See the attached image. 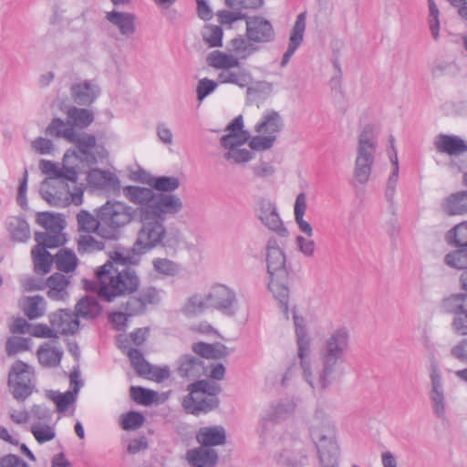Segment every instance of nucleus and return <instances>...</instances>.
<instances>
[{
	"mask_svg": "<svg viewBox=\"0 0 467 467\" xmlns=\"http://www.w3.org/2000/svg\"><path fill=\"white\" fill-rule=\"evenodd\" d=\"M293 320L298 348V358L303 370V377L309 386L315 390H326L336 379L337 368L345 361V355L348 348L349 333L346 327L336 329L326 340L324 348L320 351L322 369L317 380L311 371L310 346L311 338L308 335L305 318L298 316L296 307L293 310Z\"/></svg>",
	"mask_w": 467,
	"mask_h": 467,
	"instance_id": "nucleus-1",
	"label": "nucleus"
},
{
	"mask_svg": "<svg viewBox=\"0 0 467 467\" xmlns=\"http://www.w3.org/2000/svg\"><path fill=\"white\" fill-rule=\"evenodd\" d=\"M147 204L139 205L138 219L141 226L137 239L130 251L131 255L140 258L156 248H163L166 252L175 251L181 243L180 231L168 232L164 223L175 217L178 203L171 197L161 196L149 199Z\"/></svg>",
	"mask_w": 467,
	"mask_h": 467,
	"instance_id": "nucleus-2",
	"label": "nucleus"
},
{
	"mask_svg": "<svg viewBox=\"0 0 467 467\" xmlns=\"http://www.w3.org/2000/svg\"><path fill=\"white\" fill-rule=\"evenodd\" d=\"M106 262H111L112 267L107 277V284L102 286L100 299L111 303L117 297L135 293L140 281L132 265H138L140 258L131 255L130 251L124 254L115 250L109 255Z\"/></svg>",
	"mask_w": 467,
	"mask_h": 467,
	"instance_id": "nucleus-3",
	"label": "nucleus"
},
{
	"mask_svg": "<svg viewBox=\"0 0 467 467\" xmlns=\"http://www.w3.org/2000/svg\"><path fill=\"white\" fill-rule=\"evenodd\" d=\"M285 263V252L279 247L277 240L275 237L269 238L266 244L267 273L270 276L268 289L278 302L285 319H288L289 272Z\"/></svg>",
	"mask_w": 467,
	"mask_h": 467,
	"instance_id": "nucleus-4",
	"label": "nucleus"
},
{
	"mask_svg": "<svg viewBox=\"0 0 467 467\" xmlns=\"http://www.w3.org/2000/svg\"><path fill=\"white\" fill-rule=\"evenodd\" d=\"M180 180L175 176H154L151 188L137 185H128L123 188L124 196L134 204H147L149 199H156L165 196L171 197L178 203L176 214L182 212L183 203L181 198L172 192L180 187Z\"/></svg>",
	"mask_w": 467,
	"mask_h": 467,
	"instance_id": "nucleus-5",
	"label": "nucleus"
},
{
	"mask_svg": "<svg viewBox=\"0 0 467 467\" xmlns=\"http://www.w3.org/2000/svg\"><path fill=\"white\" fill-rule=\"evenodd\" d=\"M139 214V206L133 208L125 202L108 200L97 209L100 219V229L105 240H117L122 227L130 223Z\"/></svg>",
	"mask_w": 467,
	"mask_h": 467,
	"instance_id": "nucleus-6",
	"label": "nucleus"
},
{
	"mask_svg": "<svg viewBox=\"0 0 467 467\" xmlns=\"http://www.w3.org/2000/svg\"><path fill=\"white\" fill-rule=\"evenodd\" d=\"M377 146L375 126L371 123L366 124L358 138L357 157L354 164V177L360 185H365L370 178Z\"/></svg>",
	"mask_w": 467,
	"mask_h": 467,
	"instance_id": "nucleus-7",
	"label": "nucleus"
},
{
	"mask_svg": "<svg viewBox=\"0 0 467 467\" xmlns=\"http://www.w3.org/2000/svg\"><path fill=\"white\" fill-rule=\"evenodd\" d=\"M74 148L67 149L63 156V161L68 162L70 158H75L83 166L92 168L108 157V150L103 145L97 144V138L94 134L85 133L83 136L77 135L72 141Z\"/></svg>",
	"mask_w": 467,
	"mask_h": 467,
	"instance_id": "nucleus-8",
	"label": "nucleus"
},
{
	"mask_svg": "<svg viewBox=\"0 0 467 467\" xmlns=\"http://www.w3.org/2000/svg\"><path fill=\"white\" fill-rule=\"evenodd\" d=\"M27 363L16 360L8 374V384L13 389L12 394L17 400L24 401L29 397L35 388L32 383L33 373Z\"/></svg>",
	"mask_w": 467,
	"mask_h": 467,
	"instance_id": "nucleus-9",
	"label": "nucleus"
},
{
	"mask_svg": "<svg viewBox=\"0 0 467 467\" xmlns=\"http://www.w3.org/2000/svg\"><path fill=\"white\" fill-rule=\"evenodd\" d=\"M246 38L238 36L231 41V51L241 58H246L260 49V44L275 40V31H245Z\"/></svg>",
	"mask_w": 467,
	"mask_h": 467,
	"instance_id": "nucleus-10",
	"label": "nucleus"
},
{
	"mask_svg": "<svg viewBox=\"0 0 467 467\" xmlns=\"http://www.w3.org/2000/svg\"><path fill=\"white\" fill-rule=\"evenodd\" d=\"M310 435L316 443L321 467H338L339 448L333 432L327 435L317 429H312Z\"/></svg>",
	"mask_w": 467,
	"mask_h": 467,
	"instance_id": "nucleus-11",
	"label": "nucleus"
},
{
	"mask_svg": "<svg viewBox=\"0 0 467 467\" xmlns=\"http://www.w3.org/2000/svg\"><path fill=\"white\" fill-rule=\"evenodd\" d=\"M211 300L210 306L227 317L235 316L238 309V300L235 292L225 285H214L206 296Z\"/></svg>",
	"mask_w": 467,
	"mask_h": 467,
	"instance_id": "nucleus-12",
	"label": "nucleus"
},
{
	"mask_svg": "<svg viewBox=\"0 0 467 467\" xmlns=\"http://www.w3.org/2000/svg\"><path fill=\"white\" fill-rule=\"evenodd\" d=\"M258 204L259 210L257 216L262 223L280 237H287L288 231L277 213L275 204L266 199H261Z\"/></svg>",
	"mask_w": 467,
	"mask_h": 467,
	"instance_id": "nucleus-13",
	"label": "nucleus"
},
{
	"mask_svg": "<svg viewBox=\"0 0 467 467\" xmlns=\"http://www.w3.org/2000/svg\"><path fill=\"white\" fill-rule=\"evenodd\" d=\"M177 373L181 378L193 380L207 375V367L202 358L184 354L177 360Z\"/></svg>",
	"mask_w": 467,
	"mask_h": 467,
	"instance_id": "nucleus-14",
	"label": "nucleus"
},
{
	"mask_svg": "<svg viewBox=\"0 0 467 467\" xmlns=\"http://www.w3.org/2000/svg\"><path fill=\"white\" fill-rule=\"evenodd\" d=\"M88 183L98 190L111 189L115 192H120V181L119 177L108 171L98 168H89L87 175Z\"/></svg>",
	"mask_w": 467,
	"mask_h": 467,
	"instance_id": "nucleus-15",
	"label": "nucleus"
},
{
	"mask_svg": "<svg viewBox=\"0 0 467 467\" xmlns=\"http://www.w3.org/2000/svg\"><path fill=\"white\" fill-rule=\"evenodd\" d=\"M49 322L57 327L62 335H74L79 328V317L69 309H60L49 316Z\"/></svg>",
	"mask_w": 467,
	"mask_h": 467,
	"instance_id": "nucleus-16",
	"label": "nucleus"
},
{
	"mask_svg": "<svg viewBox=\"0 0 467 467\" xmlns=\"http://www.w3.org/2000/svg\"><path fill=\"white\" fill-rule=\"evenodd\" d=\"M70 91L74 102L80 106H90L100 95L99 87L91 80L73 84Z\"/></svg>",
	"mask_w": 467,
	"mask_h": 467,
	"instance_id": "nucleus-17",
	"label": "nucleus"
},
{
	"mask_svg": "<svg viewBox=\"0 0 467 467\" xmlns=\"http://www.w3.org/2000/svg\"><path fill=\"white\" fill-rule=\"evenodd\" d=\"M431 390L430 398L432 402V408L438 418L445 416V397L442 387V378L438 368L433 367L431 372Z\"/></svg>",
	"mask_w": 467,
	"mask_h": 467,
	"instance_id": "nucleus-18",
	"label": "nucleus"
},
{
	"mask_svg": "<svg viewBox=\"0 0 467 467\" xmlns=\"http://www.w3.org/2000/svg\"><path fill=\"white\" fill-rule=\"evenodd\" d=\"M438 151L450 156H458L467 152V140L453 134H439L434 141Z\"/></svg>",
	"mask_w": 467,
	"mask_h": 467,
	"instance_id": "nucleus-19",
	"label": "nucleus"
},
{
	"mask_svg": "<svg viewBox=\"0 0 467 467\" xmlns=\"http://www.w3.org/2000/svg\"><path fill=\"white\" fill-rule=\"evenodd\" d=\"M186 459L192 467H214L219 459L215 449H208L202 445L188 450Z\"/></svg>",
	"mask_w": 467,
	"mask_h": 467,
	"instance_id": "nucleus-20",
	"label": "nucleus"
},
{
	"mask_svg": "<svg viewBox=\"0 0 467 467\" xmlns=\"http://www.w3.org/2000/svg\"><path fill=\"white\" fill-rule=\"evenodd\" d=\"M197 442L208 449L223 445L226 442V431L221 425L202 427L196 434Z\"/></svg>",
	"mask_w": 467,
	"mask_h": 467,
	"instance_id": "nucleus-21",
	"label": "nucleus"
},
{
	"mask_svg": "<svg viewBox=\"0 0 467 467\" xmlns=\"http://www.w3.org/2000/svg\"><path fill=\"white\" fill-rule=\"evenodd\" d=\"M220 400L218 397H203L199 398L196 396L193 400L183 398L182 407L184 410L192 415L200 416L201 414H207L218 409Z\"/></svg>",
	"mask_w": 467,
	"mask_h": 467,
	"instance_id": "nucleus-22",
	"label": "nucleus"
},
{
	"mask_svg": "<svg viewBox=\"0 0 467 467\" xmlns=\"http://www.w3.org/2000/svg\"><path fill=\"white\" fill-rule=\"evenodd\" d=\"M440 307L445 314L453 315V317L462 316L463 312H467V292L454 293L444 297Z\"/></svg>",
	"mask_w": 467,
	"mask_h": 467,
	"instance_id": "nucleus-23",
	"label": "nucleus"
},
{
	"mask_svg": "<svg viewBox=\"0 0 467 467\" xmlns=\"http://www.w3.org/2000/svg\"><path fill=\"white\" fill-rule=\"evenodd\" d=\"M102 306L99 300L92 296H85L75 306V312L78 317L84 319H95L102 312Z\"/></svg>",
	"mask_w": 467,
	"mask_h": 467,
	"instance_id": "nucleus-24",
	"label": "nucleus"
},
{
	"mask_svg": "<svg viewBox=\"0 0 467 467\" xmlns=\"http://www.w3.org/2000/svg\"><path fill=\"white\" fill-rule=\"evenodd\" d=\"M189 393L184 397L193 400L198 394L206 395L207 397H218L222 391V388L218 383L211 382L207 379H197L187 387Z\"/></svg>",
	"mask_w": 467,
	"mask_h": 467,
	"instance_id": "nucleus-25",
	"label": "nucleus"
},
{
	"mask_svg": "<svg viewBox=\"0 0 467 467\" xmlns=\"http://www.w3.org/2000/svg\"><path fill=\"white\" fill-rule=\"evenodd\" d=\"M45 132L51 137L64 138L69 142H72L78 135L75 129L68 123V119L64 121L58 117L52 119Z\"/></svg>",
	"mask_w": 467,
	"mask_h": 467,
	"instance_id": "nucleus-26",
	"label": "nucleus"
},
{
	"mask_svg": "<svg viewBox=\"0 0 467 467\" xmlns=\"http://www.w3.org/2000/svg\"><path fill=\"white\" fill-rule=\"evenodd\" d=\"M442 210L448 215H457L467 213V191H461L450 194L442 203Z\"/></svg>",
	"mask_w": 467,
	"mask_h": 467,
	"instance_id": "nucleus-27",
	"label": "nucleus"
},
{
	"mask_svg": "<svg viewBox=\"0 0 467 467\" xmlns=\"http://www.w3.org/2000/svg\"><path fill=\"white\" fill-rule=\"evenodd\" d=\"M111 267V262H106L104 265L97 267L95 270V276L97 280L83 278V288L87 292L96 293L100 298L102 286L107 284V277Z\"/></svg>",
	"mask_w": 467,
	"mask_h": 467,
	"instance_id": "nucleus-28",
	"label": "nucleus"
},
{
	"mask_svg": "<svg viewBox=\"0 0 467 467\" xmlns=\"http://www.w3.org/2000/svg\"><path fill=\"white\" fill-rule=\"evenodd\" d=\"M283 128L282 119L277 111L272 110L265 114L261 120L255 125V131L258 133H268L275 135Z\"/></svg>",
	"mask_w": 467,
	"mask_h": 467,
	"instance_id": "nucleus-29",
	"label": "nucleus"
},
{
	"mask_svg": "<svg viewBox=\"0 0 467 467\" xmlns=\"http://www.w3.org/2000/svg\"><path fill=\"white\" fill-rule=\"evenodd\" d=\"M306 210V195L305 192H300L297 194L294 205L295 220L298 225L299 230L308 237H311L313 235V228L308 222L304 220Z\"/></svg>",
	"mask_w": 467,
	"mask_h": 467,
	"instance_id": "nucleus-30",
	"label": "nucleus"
},
{
	"mask_svg": "<svg viewBox=\"0 0 467 467\" xmlns=\"http://www.w3.org/2000/svg\"><path fill=\"white\" fill-rule=\"evenodd\" d=\"M68 123L75 129H85L94 121L92 110L84 108L70 107L67 109Z\"/></svg>",
	"mask_w": 467,
	"mask_h": 467,
	"instance_id": "nucleus-31",
	"label": "nucleus"
},
{
	"mask_svg": "<svg viewBox=\"0 0 467 467\" xmlns=\"http://www.w3.org/2000/svg\"><path fill=\"white\" fill-rule=\"evenodd\" d=\"M63 356V351L57 348H51L48 343L41 345L37 350L39 363L47 368L57 367Z\"/></svg>",
	"mask_w": 467,
	"mask_h": 467,
	"instance_id": "nucleus-32",
	"label": "nucleus"
},
{
	"mask_svg": "<svg viewBox=\"0 0 467 467\" xmlns=\"http://www.w3.org/2000/svg\"><path fill=\"white\" fill-rule=\"evenodd\" d=\"M208 65L217 69H230L232 67H239V58L223 53L220 50H215L210 53L207 57Z\"/></svg>",
	"mask_w": 467,
	"mask_h": 467,
	"instance_id": "nucleus-33",
	"label": "nucleus"
},
{
	"mask_svg": "<svg viewBox=\"0 0 467 467\" xmlns=\"http://www.w3.org/2000/svg\"><path fill=\"white\" fill-rule=\"evenodd\" d=\"M32 257L36 273L47 275L51 271L53 262H55V256L47 250L35 246L32 249Z\"/></svg>",
	"mask_w": 467,
	"mask_h": 467,
	"instance_id": "nucleus-34",
	"label": "nucleus"
},
{
	"mask_svg": "<svg viewBox=\"0 0 467 467\" xmlns=\"http://www.w3.org/2000/svg\"><path fill=\"white\" fill-rule=\"evenodd\" d=\"M55 263L60 272L71 273L77 268L78 259L72 250L62 248L55 254Z\"/></svg>",
	"mask_w": 467,
	"mask_h": 467,
	"instance_id": "nucleus-35",
	"label": "nucleus"
},
{
	"mask_svg": "<svg viewBox=\"0 0 467 467\" xmlns=\"http://www.w3.org/2000/svg\"><path fill=\"white\" fill-rule=\"evenodd\" d=\"M95 212L97 213V209ZM77 219L79 229L87 233L94 232L104 239V234L100 229V219L97 215L94 216L88 211L81 210L78 213Z\"/></svg>",
	"mask_w": 467,
	"mask_h": 467,
	"instance_id": "nucleus-36",
	"label": "nucleus"
},
{
	"mask_svg": "<svg viewBox=\"0 0 467 467\" xmlns=\"http://www.w3.org/2000/svg\"><path fill=\"white\" fill-rule=\"evenodd\" d=\"M8 231L16 242L25 243L30 237L29 223L23 217L13 218L8 223Z\"/></svg>",
	"mask_w": 467,
	"mask_h": 467,
	"instance_id": "nucleus-37",
	"label": "nucleus"
},
{
	"mask_svg": "<svg viewBox=\"0 0 467 467\" xmlns=\"http://www.w3.org/2000/svg\"><path fill=\"white\" fill-rule=\"evenodd\" d=\"M69 284V280L61 273H54L46 281V286L49 288L47 296L52 299H60L62 296L59 295L65 291Z\"/></svg>",
	"mask_w": 467,
	"mask_h": 467,
	"instance_id": "nucleus-38",
	"label": "nucleus"
},
{
	"mask_svg": "<svg viewBox=\"0 0 467 467\" xmlns=\"http://www.w3.org/2000/svg\"><path fill=\"white\" fill-rule=\"evenodd\" d=\"M132 368L136 370L139 376H146L150 374L152 366L145 359L142 352L136 348H130L126 352Z\"/></svg>",
	"mask_w": 467,
	"mask_h": 467,
	"instance_id": "nucleus-39",
	"label": "nucleus"
},
{
	"mask_svg": "<svg viewBox=\"0 0 467 467\" xmlns=\"http://www.w3.org/2000/svg\"><path fill=\"white\" fill-rule=\"evenodd\" d=\"M46 396L55 402L57 410L59 413L66 412L77 400L70 389L64 393L56 390H47Z\"/></svg>",
	"mask_w": 467,
	"mask_h": 467,
	"instance_id": "nucleus-40",
	"label": "nucleus"
},
{
	"mask_svg": "<svg viewBox=\"0 0 467 467\" xmlns=\"http://www.w3.org/2000/svg\"><path fill=\"white\" fill-rule=\"evenodd\" d=\"M446 241L451 246L467 247V221L449 230L446 234Z\"/></svg>",
	"mask_w": 467,
	"mask_h": 467,
	"instance_id": "nucleus-41",
	"label": "nucleus"
},
{
	"mask_svg": "<svg viewBox=\"0 0 467 467\" xmlns=\"http://www.w3.org/2000/svg\"><path fill=\"white\" fill-rule=\"evenodd\" d=\"M211 300L202 298L199 295L191 296L182 308V312L187 317H195L203 313L210 306Z\"/></svg>",
	"mask_w": 467,
	"mask_h": 467,
	"instance_id": "nucleus-42",
	"label": "nucleus"
},
{
	"mask_svg": "<svg viewBox=\"0 0 467 467\" xmlns=\"http://www.w3.org/2000/svg\"><path fill=\"white\" fill-rule=\"evenodd\" d=\"M35 240L37 243L39 248L55 249L64 245L66 239L61 237L60 234H49L46 232H36Z\"/></svg>",
	"mask_w": 467,
	"mask_h": 467,
	"instance_id": "nucleus-43",
	"label": "nucleus"
},
{
	"mask_svg": "<svg viewBox=\"0 0 467 467\" xmlns=\"http://www.w3.org/2000/svg\"><path fill=\"white\" fill-rule=\"evenodd\" d=\"M457 249L448 253L444 257L445 264L455 269H467V247L455 246Z\"/></svg>",
	"mask_w": 467,
	"mask_h": 467,
	"instance_id": "nucleus-44",
	"label": "nucleus"
},
{
	"mask_svg": "<svg viewBox=\"0 0 467 467\" xmlns=\"http://www.w3.org/2000/svg\"><path fill=\"white\" fill-rule=\"evenodd\" d=\"M131 399L138 404L143 406L151 405L157 399L158 393L155 390L141 386H131L130 389Z\"/></svg>",
	"mask_w": 467,
	"mask_h": 467,
	"instance_id": "nucleus-45",
	"label": "nucleus"
},
{
	"mask_svg": "<svg viewBox=\"0 0 467 467\" xmlns=\"http://www.w3.org/2000/svg\"><path fill=\"white\" fill-rule=\"evenodd\" d=\"M304 33L305 31H291L287 49L283 54V57L280 61L281 67H285L288 65L291 57L294 56L298 47L302 45L304 41Z\"/></svg>",
	"mask_w": 467,
	"mask_h": 467,
	"instance_id": "nucleus-46",
	"label": "nucleus"
},
{
	"mask_svg": "<svg viewBox=\"0 0 467 467\" xmlns=\"http://www.w3.org/2000/svg\"><path fill=\"white\" fill-rule=\"evenodd\" d=\"M390 161L393 166L392 171L389 174V177L387 182V186L385 190V197L391 205L394 203V195L396 192V186L399 181V161L397 157V152L395 151L394 156H390Z\"/></svg>",
	"mask_w": 467,
	"mask_h": 467,
	"instance_id": "nucleus-47",
	"label": "nucleus"
},
{
	"mask_svg": "<svg viewBox=\"0 0 467 467\" xmlns=\"http://www.w3.org/2000/svg\"><path fill=\"white\" fill-rule=\"evenodd\" d=\"M145 421L144 415L140 411L130 410L120 416V427L124 431H135L140 428Z\"/></svg>",
	"mask_w": 467,
	"mask_h": 467,
	"instance_id": "nucleus-48",
	"label": "nucleus"
},
{
	"mask_svg": "<svg viewBox=\"0 0 467 467\" xmlns=\"http://www.w3.org/2000/svg\"><path fill=\"white\" fill-rule=\"evenodd\" d=\"M107 18L119 29H134L136 26L134 23L135 16L129 13L113 11L107 14Z\"/></svg>",
	"mask_w": 467,
	"mask_h": 467,
	"instance_id": "nucleus-49",
	"label": "nucleus"
},
{
	"mask_svg": "<svg viewBox=\"0 0 467 467\" xmlns=\"http://www.w3.org/2000/svg\"><path fill=\"white\" fill-rule=\"evenodd\" d=\"M26 301L27 306L24 308V312L30 320L40 317L45 314V308L41 306L45 304L43 296L39 295L28 296Z\"/></svg>",
	"mask_w": 467,
	"mask_h": 467,
	"instance_id": "nucleus-50",
	"label": "nucleus"
},
{
	"mask_svg": "<svg viewBox=\"0 0 467 467\" xmlns=\"http://www.w3.org/2000/svg\"><path fill=\"white\" fill-rule=\"evenodd\" d=\"M296 405L290 401L278 402L273 410L267 415L266 420L269 421H280L287 418L294 410Z\"/></svg>",
	"mask_w": 467,
	"mask_h": 467,
	"instance_id": "nucleus-51",
	"label": "nucleus"
},
{
	"mask_svg": "<svg viewBox=\"0 0 467 467\" xmlns=\"http://www.w3.org/2000/svg\"><path fill=\"white\" fill-rule=\"evenodd\" d=\"M218 82L223 84H234L244 88L247 84V77L244 72H235L230 69L222 70L218 75Z\"/></svg>",
	"mask_w": 467,
	"mask_h": 467,
	"instance_id": "nucleus-52",
	"label": "nucleus"
},
{
	"mask_svg": "<svg viewBox=\"0 0 467 467\" xmlns=\"http://www.w3.org/2000/svg\"><path fill=\"white\" fill-rule=\"evenodd\" d=\"M152 265L157 273L167 276H174L180 270L178 264L167 258H155Z\"/></svg>",
	"mask_w": 467,
	"mask_h": 467,
	"instance_id": "nucleus-53",
	"label": "nucleus"
},
{
	"mask_svg": "<svg viewBox=\"0 0 467 467\" xmlns=\"http://www.w3.org/2000/svg\"><path fill=\"white\" fill-rule=\"evenodd\" d=\"M104 248V242L96 240L91 235H82L78 241V252L79 254L102 251Z\"/></svg>",
	"mask_w": 467,
	"mask_h": 467,
	"instance_id": "nucleus-54",
	"label": "nucleus"
},
{
	"mask_svg": "<svg viewBox=\"0 0 467 467\" xmlns=\"http://www.w3.org/2000/svg\"><path fill=\"white\" fill-rule=\"evenodd\" d=\"M250 139V132H243L240 136H236L234 133H228L221 137L220 143L224 149L231 150L234 148L239 147Z\"/></svg>",
	"mask_w": 467,
	"mask_h": 467,
	"instance_id": "nucleus-55",
	"label": "nucleus"
},
{
	"mask_svg": "<svg viewBox=\"0 0 467 467\" xmlns=\"http://www.w3.org/2000/svg\"><path fill=\"white\" fill-rule=\"evenodd\" d=\"M276 135L260 136L256 135L249 139V147L254 150H266L273 147Z\"/></svg>",
	"mask_w": 467,
	"mask_h": 467,
	"instance_id": "nucleus-56",
	"label": "nucleus"
},
{
	"mask_svg": "<svg viewBox=\"0 0 467 467\" xmlns=\"http://www.w3.org/2000/svg\"><path fill=\"white\" fill-rule=\"evenodd\" d=\"M218 23L223 26H231L237 20L246 18V16L241 13V10H220L216 13Z\"/></svg>",
	"mask_w": 467,
	"mask_h": 467,
	"instance_id": "nucleus-57",
	"label": "nucleus"
},
{
	"mask_svg": "<svg viewBox=\"0 0 467 467\" xmlns=\"http://www.w3.org/2000/svg\"><path fill=\"white\" fill-rule=\"evenodd\" d=\"M6 352L9 356L30 348V339L26 337L8 338L6 341Z\"/></svg>",
	"mask_w": 467,
	"mask_h": 467,
	"instance_id": "nucleus-58",
	"label": "nucleus"
},
{
	"mask_svg": "<svg viewBox=\"0 0 467 467\" xmlns=\"http://www.w3.org/2000/svg\"><path fill=\"white\" fill-rule=\"evenodd\" d=\"M254 153L246 149H238V147L232 149L224 153V159L232 160L234 163L247 162L252 160Z\"/></svg>",
	"mask_w": 467,
	"mask_h": 467,
	"instance_id": "nucleus-59",
	"label": "nucleus"
},
{
	"mask_svg": "<svg viewBox=\"0 0 467 467\" xmlns=\"http://www.w3.org/2000/svg\"><path fill=\"white\" fill-rule=\"evenodd\" d=\"M218 83L216 81L208 78L200 79L196 88L197 99L202 101L216 89Z\"/></svg>",
	"mask_w": 467,
	"mask_h": 467,
	"instance_id": "nucleus-60",
	"label": "nucleus"
},
{
	"mask_svg": "<svg viewBox=\"0 0 467 467\" xmlns=\"http://www.w3.org/2000/svg\"><path fill=\"white\" fill-rule=\"evenodd\" d=\"M121 306L130 317L142 315L146 311L144 303L140 296H130L128 301Z\"/></svg>",
	"mask_w": 467,
	"mask_h": 467,
	"instance_id": "nucleus-61",
	"label": "nucleus"
},
{
	"mask_svg": "<svg viewBox=\"0 0 467 467\" xmlns=\"http://www.w3.org/2000/svg\"><path fill=\"white\" fill-rule=\"evenodd\" d=\"M31 432L39 444L50 441L56 436L55 431L48 425L44 427L32 426Z\"/></svg>",
	"mask_w": 467,
	"mask_h": 467,
	"instance_id": "nucleus-62",
	"label": "nucleus"
},
{
	"mask_svg": "<svg viewBox=\"0 0 467 467\" xmlns=\"http://www.w3.org/2000/svg\"><path fill=\"white\" fill-rule=\"evenodd\" d=\"M225 5L234 10L257 9L263 6L264 0H224Z\"/></svg>",
	"mask_w": 467,
	"mask_h": 467,
	"instance_id": "nucleus-63",
	"label": "nucleus"
},
{
	"mask_svg": "<svg viewBox=\"0 0 467 467\" xmlns=\"http://www.w3.org/2000/svg\"><path fill=\"white\" fill-rule=\"evenodd\" d=\"M0 467H29V465L16 454L9 453L0 457Z\"/></svg>",
	"mask_w": 467,
	"mask_h": 467,
	"instance_id": "nucleus-64",
	"label": "nucleus"
}]
</instances>
